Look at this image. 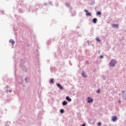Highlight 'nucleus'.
Returning <instances> with one entry per match:
<instances>
[{"instance_id":"nucleus-1","label":"nucleus","mask_w":126,"mask_h":126,"mask_svg":"<svg viewBox=\"0 0 126 126\" xmlns=\"http://www.w3.org/2000/svg\"><path fill=\"white\" fill-rule=\"evenodd\" d=\"M117 63V62L115 61V60H112L111 61L110 63V66H115V64Z\"/></svg>"},{"instance_id":"nucleus-2","label":"nucleus","mask_w":126,"mask_h":126,"mask_svg":"<svg viewBox=\"0 0 126 126\" xmlns=\"http://www.w3.org/2000/svg\"><path fill=\"white\" fill-rule=\"evenodd\" d=\"M84 11L85 12H86L87 16H91L92 15V14H91V12H88V10L85 9Z\"/></svg>"},{"instance_id":"nucleus-3","label":"nucleus","mask_w":126,"mask_h":126,"mask_svg":"<svg viewBox=\"0 0 126 126\" xmlns=\"http://www.w3.org/2000/svg\"><path fill=\"white\" fill-rule=\"evenodd\" d=\"M87 99H88V101H87L88 103H93V98L90 97H88Z\"/></svg>"},{"instance_id":"nucleus-4","label":"nucleus","mask_w":126,"mask_h":126,"mask_svg":"<svg viewBox=\"0 0 126 126\" xmlns=\"http://www.w3.org/2000/svg\"><path fill=\"white\" fill-rule=\"evenodd\" d=\"M118 120V117L116 116H113L112 118V122H117V121Z\"/></svg>"},{"instance_id":"nucleus-5","label":"nucleus","mask_w":126,"mask_h":126,"mask_svg":"<svg viewBox=\"0 0 126 126\" xmlns=\"http://www.w3.org/2000/svg\"><path fill=\"white\" fill-rule=\"evenodd\" d=\"M57 86H58V87L61 89V90H63V86H62V85H61V84H57Z\"/></svg>"},{"instance_id":"nucleus-6","label":"nucleus","mask_w":126,"mask_h":126,"mask_svg":"<svg viewBox=\"0 0 126 126\" xmlns=\"http://www.w3.org/2000/svg\"><path fill=\"white\" fill-rule=\"evenodd\" d=\"M112 27H115V28H119L120 27L118 24H113L112 25Z\"/></svg>"},{"instance_id":"nucleus-7","label":"nucleus","mask_w":126,"mask_h":126,"mask_svg":"<svg viewBox=\"0 0 126 126\" xmlns=\"http://www.w3.org/2000/svg\"><path fill=\"white\" fill-rule=\"evenodd\" d=\"M97 18H94L93 19V23H94V24H96L97 23Z\"/></svg>"},{"instance_id":"nucleus-8","label":"nucleus","mask_w":126,"mask_h":126,"mask_svg":"<svg viewBox=\"0 0 126 126\" xmlns=\"http://www.w3.org/2000/svg\"><path fill=\"white\" fill-rule=\"evenodd\" d=\"M66 100H67V101H68V102H71V98H69V96H67L66 97Z\"/></svg>"},{"instance_id":"nucleus-9","label":"nucleus","mask_w":126,"mask_h":126,"mask_svg":"<svg viewBox=\"0 0 126 126\" xmlns=\"http://www.w3.org/2000/svg\"><path fill=\"white\" fill-rule=\"evenodd\" d=\"M91 4L92 5H94V4H95V0H91Z\"/></svg>"},{"instance_id":"nucleus-10","label":"nucleus","mask_w":126,"mask_h":126,"mask_svg":"<svg viewBox=\"0 0 126 126\" xmlns=\"http://www.w3.org/2000/svg\"><path fill=\"white\" fill-rule=\"evenodd\" d=\"M9 43H11L12 45H14V43H15V42L14 41V40H13V39H10L9 40Z\"/></svg>"},{"instance_id":"nucleus-11","label":"nucleus","mask_w":126,"mask_h":126,"mask_svg":"<svg viewBox=\"0 0 126 126\" xmlns=\"http://www.w3.org/2000/svg\"><path fill=\"white\" fill-rule=\"evenodd\" d=\"M66 105H67V102L66 101H64L63 102V105L65 106Z\"/></svg>"},{"instance_id":"nucleus-12","label":"nucleus","mask_w":126,"mask_h":126,"mask_svg":"<svg viewBox=\"0 0 126 126\" xmlns=\"http://www.w3.org/2000/svg\"><path fill=\"white\" fill-rule=\"evenodd\" d=\"M96 15L97 16L102 15V13L100 11H97L96 12Z\"/></svg>"},{"instance_id":"nucleus-13","label":"nucleus","mask_w":126,"mask_h":126,"mask_svg":"<svg viewBox=\"0 0 126 126\" xmlns=\"http://www.w3.org/2000/svg\"><path fill=\"white\" fill-rule=\"evenodd\" d=\"M82 75L83 77H87V76L85 75V73L84 72H83L82 73Z\"/></svg>"},{"instance_id":"nucleus-14","label":"nucleus","mask_w":126,"mask_h":126,"mask_svg":"<svg viewBox=\"0 0 126 126\" xmlns=\"http://www.w3.org/2000/svg\"><path fill=\"white\" fill-rule=\"evenodd\" d=\"M95 40L96 42H101V40H100V39H99L98 37H96Z\"/></svg>"},{"instance_id":"nucleus-15","label":"nucleus","mask_w":126,"mask_h":126,"mask_svg":"<svg viewBox=\"0 0 126 126\" xmlns=\"http://www.w3.org/2000/svg\"><path fill=\"white\" fill-rule=\"evenodd\" d=\"M54 79H50V83H54Z\"/></svg>"},{"instance_id":"nucleus-16","label":"nucleus","mask_w":126,"mask_h":126,"mask_svg":"<svg viewBox=\"0 0 126 126\" xmlns=\"http://www.w3.org/2000/svg\"><path fill=\"white\" fill-rule=\"evenodd\" d=\"M60 112L61 113V114H63V113H64V110L63 109H61L60 110Z\"/></svg>"},{"instance_id":"nucleus-17","label":"nucleus","mask_w":126,"mask_h":126,"mask_svg":"<svg viewBox=\"0 0 126 126\" xmlns=\"http://www.w3.org/2000/svg\"><path fill=\"white\" fill-rule=\"evenodd\" d=\"M19 12H20V13H22V12H23V11L22 10V9H19Z\"/></svg>"},{"instance_id":"nucleus-18","label":"nucleus","mask_w":126,"mask_h":126,"mask_svg":"<svg viewBox=\"0 0 126 126\" xmlns=\"http://www.w3.org/2000/svg\"><path fill=\"white\" fill-rule=\"evenodd\" d=\"M101 122H99V123H97V126H101Z\"/></svg>"},{"instance_id":"nucleus-19","label":"nucleus","mask_w":126,"mask_h":126,"mask_svg":"<svg viewBox=\"0 0 126 126\" xmlns=\"http://www.w3.org/2000/svg\"><path fill=\"white\" fill-rule=\"evenodd\" d=\"M100 91H101V90H100V89H98L97 91H96V93H100Z\"/></svg>"},{"instance_id":"nucleus-20","label":"nucleus","mask_w":126,"mask_h":126,"mask_svg":"<svg viewBox=\"0 0 126 126\" xmlns=\"http://www.w3.org/2000/svg\"><path fill=\"white\" fill-rule=\"evenodd\" d=\"M65 5H66V6H69V4H68V3H66L65 4Z\"/></svg>"},{"instance_id":"nucleus-21","label":"nucleus","mask_w":126,"mask_h":126,"mask_svg":"<svg viewBox=\"0 0 126 126\" xmlns=\"http://www.w3.org/2000/svg\"><path fill=\"white\" fill-rule=\"evenodd\" d=\"M103 56L101 55V56H100V59H103Z\"/></svg>"},{"instance_id":"nucleus-22","label":"nucleus","mask_w":126,"mask_h":126,"mask_svg":"<svg viewBox=\"0 0 126 126\" xmlns=\"http://www.w3.org/2000/svg\"><path fill=\"white\" fill-rule=\"evenodd\" d=\"M87 43L88 45H89V41L88 40V41H87Z\"/></svg>"},{"instance_id":"nucleus-23","label":"nucleus","mask_w":126,"mask_h":126,"mask_svg":"<svg viewBox=\"0 0 126 126\" xmlns=\"http://www.w3.org/2000/svg\"><path fill=\"white\" fill-rule=\"evenodd\" d=\"M47 4H47V3H44V5H47Z\"/></svg>"},{"instance_id":"nucleus-24","label":"nucleus","mask_w":126,"mask_h":126,"mask_svg":"<svg viewBox=\"0 0 126 126\" xmlns=\"http://www.w3.org/2000/svg\"><path fill=\"white\" fill-rule=\"evenodd\" d=\"M119 104H121V100H119Z\"/></svg>"},{"instance_id":"nucleus-25","label":"nucleus","mask_w":126,"mask_h":126,"mask_svg":"<svg viewBox=\"0 0 126 126\" xmlns=\"http://www.w3.org/2000/svg\"><path fill=\"white\" fill-rule=\"evenodd\" d=\"M85 125H86L85 124H84L82 125V126H85Z\"/></svg>"},{"instance_id":"nucleus-26","label":"nucleus","mask_w":126,"mask_h":126,"mask_svg":"<svg viewBox=\"0 0 126 126\" xmlns=\"http://www.w3.org/2000/svg\"><path fill=\"white\" fill-rule=\"evenodd\" d=\"M49 4H52V2H49Z\"/></svg>"},{"instance_id":"nucleus-27","label":"nucleus","mask_w":126,"mask_h":126,"mask_svg":"<svg viewBox=\"0 0 126 126\" xmlns=\"http://www.w3.org/2000/svg\"><path fill=\"white\" fill-rule=\"evenodd\" d=\"M9 92H11V90L9 91Z\"/></svg>"},{"instance_id":"nucleus-28","label":"nucleus","mask_w":126,"mask_h":126,"mask_svg":"<svg viewBox=\"0 0 126 126\" xmlns=\"http://www.w3.org/2000/svg\"><path fill=\"white\" fill-rule=\"evenodd\" d=\"M2 13H3V11H2Z\"/></svg>"},{"instance_id":"nucleus-29","label":"nucleus","mask_w":126,"mask_h":126,"mask_svg":"<svg viewBox=\"0 0 126 126\" xmlns=\"http://www.w3.org/2000/svg\"><path fill=\"white\" fill-rule=\"evenodd\" d=\"M23 0H21V1H22Z\"/></svg>"}]
</instances>
